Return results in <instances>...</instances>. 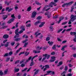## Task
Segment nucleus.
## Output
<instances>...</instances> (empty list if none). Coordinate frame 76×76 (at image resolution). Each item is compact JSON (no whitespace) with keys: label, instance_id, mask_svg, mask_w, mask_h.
Listing matches in <instances>:
<instances>
[{"label":"nucleus","instance_id":"obj_1","mask_svg":"<svg viewBox=\"0 0 76 76\" xmlns=\"http://www.w3.org/2000/svg\"><path fill=\"white\" fill-rule=\"evenodd\" d=\"M43 56L45 57L42 60V61L43 62L45 61V60L47 58V59H49L50 58V55H48L47 54H45L43 55Z\"/></svg>","mask_w":76,"mask_h":76},{"label":"nucleus","instance_id":"obj_2","mask_svg":"<svg viewBox=\"0 0 76 76\" xmlns=\"http://www.w3.org/2000/svg\"><path fill=\"white\" fill-rule=\"evenodd\" d=\"M75 20V19L74 18V16L73 15V14L71 15V19L69 21L68 24H71L72 23L71 21H72V22H73Z\"/></svg>","mask_w":76,"mask_h":76},{"label":"nucleus","instance_id":"obj_3","mask_svg":"<svg viewBox=\"0 0 76 76\" xmlns=\"http://www.w3.org/2000/svg\"><path fill=\"white\" fill-rule=\"evenodd\" d=\"M38 57V55H36L32 58L31 60V63L30 64V66H32L33 65H34L35 63L34 62V59L35 58V57Z\"/></svg>","mask_w":76,"mask_h":76},{"label":"nucleus","instance_id":"obj_4","mask_svg":"<svg viewBox=\"0 0 76 76\" xmlns=\"http://www.w3.org/2000/svg\"><path fill=\"white\" fill-rule=\"evenodd\" d=\"M41 34V33H39V31H38L35 33L34 35H36V37L37 38V37H38L39 35H40Z\"/></svg>","mask_w":76,"mask_h":76},{"label":"nucleus","instance_id":"obj_5","mask_svg":"<svg viewBox=\"0 0 76 76\" xmlns=\"http://www.w3.org/2000/svg\"><path fill=\"white\" fill-rule=\"evenodd\" d=\"M55 3H54V2H52L50 3L48 6V7H53V6L54 5V6H56V4L55 5Z\"/></svg>","mask_w":76,"mask_h":76},{"label":"nucleus","instance_id":"obj_6","mask_svg":"<svg viewBox=\"0 0 76 76\" xmlns=\"http://www.w3.org/2000/svg\"><path fill=\"white\" fill-rule=\"evenodd\" d=\"M37 15V12L35 11H34L32 13V14L31 15V17L32 18H34L35 16H36V15Z\"/></svg>","mask_w":76,"mask_h":76},{"label":"nucleus","instance_id":"obj_7","mask_svg":"<svg viewBox=\"0 0 76 76\" xmlns=\"http://www.w3.org/2000/svg\"><path fill=\"white\" fill-rule=\"evenodd\" d=\"M47 73H48V74H49L50 73V74H51V75H54L55 74V72H54L52 71H47Z\"/></svg>","mask_w":76,"mask_h":76},{"label":"nucleus","instance_id":"obj_8","mask_svg":"<svg viewBox=\"0 0 76 76\" xmlns=\"http://www.w3.org/2000/svg\"><path fill=\"white\" fill-rule=\"evenodd\" d=\"M14 20H15V19L14 18H12V19H10V20L7 23H11L12 22H13L14 21Z\"/></svg>","mask_w":76,"mask_h":76},{"label":"nucleus","instance_id":"obj_9","mask_svg":"<svg viewBox=\"0 0 76 76\" xmlns=\"http://www.w3.org/2000/svg\"><path fill=\"white\" fill-rule=\"evenodd\" d=\"M22 49V48H20L19 49L17 50L16 53H15V55H17L18 54V53L20 51V50Z\"/></svg>","mask_w":76,"mask_h":76},{"label":"nucleus","instance_id":"obj_10","mask_svg":"<svg viewBox=\"0 0 76 76\" xmlns=\"http://www.w3.org/2000/svg\"><path fill=\"white\" fill-rule=\"evenodd\" d=\"M44 24H45V23L44 22L41 23V24L39 26V28H41V27H42V26H44Z\"/></svg>","mask_w":76,"mask_h":76},{"label":"nucleus","instance_id":"obj_11","mask_svg":"<svg viewBox=\"0 0 76 76\" xmlns=\"http://www.w3.org/2000/svg\"><path fill=\"white\" fill-rule=\"evenodd\" d=\"M41 23V21H38L34 23V25H35V26H36L37 25H38V24H39V23Z\"/></svg>","mask_w":76,"mask_h":76},{"label":"nucleus","instance_id":"obj_12","mask_svg":"<svg viewBox=\"0 0 76 76\" xmlns=\"http://www.w3.org/2000/svg\"><path fill=\"white\" fill-rule=\"evenodd\" d=\"M70 34L71 35H75V36H76V32H71L70 33Z\"/></svg>","mask_w":76,"mask_h":76},{"label":"nucleus","instance_id":"obj_13","mask_svg":"<svg viewBox=\"0 0 76 76\" xmlns=\"http://www.w3.org/2000/svg\"><path fill=\"white\" fill-rule=\"evenodd\" d=\"M8 37H9V36L7 34H5L3 36V38L5 39H7L8 38Z\"/></svg>","mask_w":76,"mask_h":76},{"label":"nucleus","instance_id":"obj_14","mask_svg":"<svg viewBox=\"0 0 76 76\" xmlns=\"http://www.w3.org/2000/svg\"><path fill=\"white\" fill-rule=\"evenodd\" d=\"M67 47V45H65L63 46L62 48L61 49V50H63V51L64 50V49L65 48H66Z\"/></svg>","mask_w":76,"mask_h":76},{"label":"nucleus","instance_id":"obj_15","mask_svg":"<svg viewBox=\"0 0 76 76\" xmlns=\"http://www.w3.org/2000/svg\"><path fill=\"white\" fill-rule=\"evenodd\" d=\"M42 48V47H40L39 46H38L37 48V50H41Z\"/></svg>","mask_w":76,"mask_h":76},{"label":"nucleus","instance_id":"obj_16","mask_svg":"<svg viewBox=\"0 0 76 76\" xmlns=\"http://www.w3.org/2000/svg\"><path fill=\"white\" fill-rule=\"evenodd\" d=\"M28 45V42H26L25 43L24 45L23 46V47L25 48V47H27V45Z\"/></svg>","mask_w":76,"mask_h":76},{"label":"nucleus","instance_id":"obj_17","mask_svg":"<svg viewBox=\"0 0 76 76\" xmlns=\"http://www.w3.org/2000/svg\"><path fill=\"white\" fill-rule=\"evenodd\" d=\"M41 51H37L36 50H33V53H35V54H37V53H40Z\"/></svg>","mask_w":76,"mask_h":76},{"label":"nucleus","instance_id":"obj_18","mask_svg":"<svg viewBox=\"0 0 76 76\" xmlns=\"http://www.w3.org/2000/svg\"><path fill=\"white\" fill-rule=\"evenodd\" d=\"M25 29H23L22 30H20L19 32H18V34H22L23 32V31H25Z\"/></svg>","mask_w":76,"mask_h":76},{"label":"nucleus","instance_id":"obj_19","mask_svg":"<svg viewBox=\"0 0 76 76\" xmlns=\"http://www.w3.org/2000/svg\"><path fill=\"white\" fill-rule=\"evenodd\" d=\"M48 44H49V45H53V43H54V42H51L49 41L48 42Z\"/></svg>","mask_w":76,"mask_h":76},{"label":"nucleus","instance_id":"obj_20","mask_svg":"<svg viewBox=\"0 0 76 76\" xmlns=\"http://www.w3.org/2000/svg\"><path fill=\"white\" fill-rule=\"evenodd\" d=\"M27 10L28 11V12H29L30 11H31V7L30 6L28 7Z\"/></svg>","mask_w":76,"mask_h":76},{"label":"nucleus","instance_id":"obj_21","mask_svg":"<svg viewBox=\"0 0 76 76\" xmlns=\"http://www.w3.org/2000/svg\"><path fill=\"white\" fill-rule=\"evenodd\" d=\"M15 34L16 35L14 37L15 38H18V37H20V36L19 35V34Z\"/></svg>","mask_w":76,"mask_h":76},{"label":"nucleus","instance_id":"obj_22","mask_svg":"<svg viewBox=\"0 0 76 76\" xmlns=\"http://www.w3.org/2000/svg\"><path fill=\"white\" fill-rule=\"evenodd\" d=\"M14 71L15 72H18L19 71V69H16V68H15Z\"/></svg>","mask_w":76,"mask_h":76},{"label":"nucleus","instance_id":"obj_23","mask_svg":"<svg viewBox=\"0 0 76 76\" xmlns=\"http://www.w3.org/2000/svg\"><path fill=\"white\" fill-rule=\"evenodd\" d=\"M20 39H21V38L20 37L19 38H17L15 39V41H20Z\"/></svg>","mask_w":76,"mask_h":76},{"label":"nucleus","instance_id":"obj_24","mask_svg":"<svg viewBox=\"0 0 76 76\" xmlns=\"http://www.w3.org/2000/svg\"><path fill=\"white\" fill-rule=\"evenodd\" d=\"M66 73V72H65V71H64L61 74V75L62 76H66V75H65V73Z\"/></svg>","mask_w":76,"mask_h":76},{"label":"nucleus","instance_id":"obj_25","mask_svg":"<svg viewBox=\"0 0 76 76\" xmlns=\"http://www.w3.org/2000/svg\"><path fill=\"white\" fill-rule=\"evenodd\" d=\"M31 58H32V56H31L29 58H28V59H27L26 60V62H28L29 61H30Z\"/></svg>","mask_w":76,"mask_h":76},{"label":"nucleus","instance_id":"obj_26","mask_svg":"<svg viewBox=\"0 0 76 76\" xmlns=\"http://www.w3.org/2000/svg\"><path fill=\"white\" fill-rule=\"evenodd\" d=\"M18 31H19V28H17L15 30V34H18Z\"/></svg>","mask_w":76,"mask_h":76},{"label":"nucleus","instance_id":"obj_27","mask_svg":"<svg viewBox=\"0 0 76 76\" xmlns=\"http://www.w3.org/2000/svg\"><path fill=\"white\" fill-rule=\"evenodd\" d=\"M35 3L36 4H37V5H41V4L39 3L38 1H36Z\"/></svg>","mask_w":76,"mask_h":76},{"label":"nucleus","instance_id":"obj_28","mask_svg":"<svg viewBox=\"0 0 76 76\" xmlns=\"http://www.w3.org/2000/svg\"><path fill=\"white\" fill-rule=\"evenodd\" d=\"M10 43V42H7V44L5 45V47H7L9 46V44Z\"/></svg>","mask_w":76,"mask_h":76},{"label":"nucleus","instance_id":"obj_29","mask_svg":"<svg viewBox=\"0 0 76 76\" xmlns=\"http://www.w3.org/2000/svg\"><path fill=\"white\" fill-rule=\"evenodd\" d=\"M47 8H48V6H47L45 7L43 9V10L45 11V9H47Z\"/></svg>","mask_w":76,"mask_h":76},{"label":"nucleus","instance_id":"obj_30","mask_svg":"<svg viewBox=\"0 0 76 76\" xmlns=\"http://www.w3.org/2000/svg\"><path fill=\"white\" fill-rule=\"evenodd\" d=\"M58 16L57 15H56L55 16H53V19H57L58 18Z\"/></svg>","mask_w":76,"mask_h":76},{"label":"nucleus","instance_id":"obj_31","mask_svg":"<svg viewBox=\"0 0 76 76\" xmlns=\"http://www.w3.org/2000/svg\"><path fill=\"white\" fill-rule=\"evenodd\" d=\"M4 16V17L3 18V20H5V19L8 17V16L7 15H5Z\"/></svg>","mask_w":76,"mask_h":76},{"label":"nucleus","instance_id":"obj_32","mask_svg":"<svg viewBox=\"0 0 76 76\" xmlns=\"http://www.w3.org/2000/svg\"><path fill=\"white\" fill-rule=\"evenodd\" d=\"M63 29L61 28V29H60L59 30H58L57 31V33H59L60 32H61L62 31H63Z\"/></svg>","mask_w":76,"mask_h":76},{"label":"nucleus","instance_id":"obj_33","mask_svg":"<svg viewBox=\"0 0 76 76\" xmlns=\"http://www.w3.org/2000/svg\"><path fill=\"white\" fill-rule=\"evenodd\" d=\"M49 28H50V30L51 31H53V27L52 26H50V27Z\"/></svg>","mask_w":76,"mask_h":76},{"label":"nucleus","instance_id":"obj_34","mask_svg":"<svg viewBox=\"0 0 76 76\" xmlns=\"http://www.w3.org/2000/svg\"><path fill=\"white\" fill-rule=\"evenodd\" d=\"M3 72L2 71H0V76H3Z\"/></svg>","mask_w":76,"mask_h":76},{"label":"nucleus","instance_id":"obj_35","mask_svg":"<svg viewBox=\"0 0 76 76\" xmlns=\"http://www.w3.org/2000/svg\"><path fill=\"white\" fill-rule=\"evenodd\" d=\"M37 19L38 20H39V19H42V17L40 16H39L37 17Z\"/></svg>","mask_w":76,"mask_h":76},{"label":"nucleus","instance_id":"obj_36","mask_svg":"<svg viewBox=\"0 0 76 76\" xmlns=\"http://www.w3.org/2000/svg\"><path fill=\"white\" fill-rule=\"evenodd\" d=\"M4 10H5L4 8L2 9L1 10V13H0V14H4V12H4Z\"/></svg>","mask_w":76,"mask_h":76},{"label":"nucleus","instance_id":"obj_37","mask_svg":"<svg viewBox=\"0 0 76 76\" xmlns=\"http://www.w3.org/2000/svg\"><path fill=\"white\" fill-rule=\"evenodd\" d=\"M63 18H62V19L61 20V18H60L59 20L58 21V23H60V22L62 20H63Z\"/></svg>","mask_w":76,"mask_h":76},{"label":"nucleus","instance_id":"obj_38","mask_svg":"<svg viewBox=\"0 0 76 76\" xmlns=\"http://www.w3.org/2000/svg\"><path fill=\"white\" fill-rule=\"evenodd\" d=\"M55 59H50V63H52V62H53L55 61Z\"/></svg>","mask_w":76,"mask_h":76},{"label":"nucleus","instance_id":"obj_39","mask_svg":"<svg viewBox=\"0 0 76 76\" xmlns=\"http://www.w3.org/2000/svg\"><path fill=\"white\" fill-rule=\"evenodd\" d=\"M9 56V53H5L4 56V57H7Z\"/></svg>","mask_w":76,"mask_h":76},{"label":"nucleus","instance_id":"obj_40","mask_svg":"<svg viewBox=\"0 0 76 76\" xmlns=\"http://www.w3.org/2000/svg\"><path fill=\"white\" fill-rule=\"evenodd\" d=\"M67 4L68 5L67 3H65L62 5V7H65L66 6V5H67Z\"/></svg>","mask_w":76,"mask_h":76},{"label":"nucleus","instance_id":"obj_41","mask_svg":"<svg viewBox=\"0 0 76 76\" xmlns=\"http://www.w3.org/2000/svg\"><path fill=\"white\" fill-rule=\"evenodd\" d=\"M45 67L46 68V69H49V68H50V66H49L48 65H46L45 66Z\"/></svg>","mask_w":76,"mask_h":76},{"label":"nucleus","instance_id":"obj_42","mask_svg":"<svg viewBox=\"0 0 76 76\" xmlns=\"http://www.w3.org/2000/svg\"><path fill=\"white\" fill-rule=\"evenodd\" d=\"M71 29H72V28H70L67 29L66 30V31L67 32H68V31H70Z\"/></svg>","mask_w":76,"mask_h":76},{"label":"nucleus","instance_id":"obj_43","mask_svg":"<svg viewBox=\"0 0 76 76\" xmlns=\"http://www.w3.org/2000/svg\"><path fill=\"white\" fill-rule=\"evenodd\" d=\"M38 72H39V69H37L34 73V75H37L38 73Z\"/></svg>","mask_w":76,"mask_h":76},{"label":"nucleus","instance_id":"obj_44","mask_svg":"<svg viewBox=\"0 0 76 76\" xmlns=\"http://www.w3.org/2000/svg\"><path fill=\"white\" fill-rule=\"evenodd\" d=\"M28 41V39H26L24 41H23L22 42L23 43H25V42L26 43V42H27Z\"/></svg>","mask_w":76,"mask_h":76},{"label":"nucleus","instance_id":"obj_45","mask_svg":"<svg viewBox=\"0 0 76 76\" xmlns=\"http://www.w3.org/2000/svg\"><path fill=\"white\" fill-rule=\"evenodd\" d=\"M13 8L9 9L8 10V12H10L11 11H12V10H13Z\"/></svg>","mask_w":76,"mask_h":76},{"label":"nucleus","instance_id":"obj_46","mask_svg":"<svg viewBox=\"0 0 76 76\" xmlns=\"http://www.w3.org/2000/svg\"><path fill=\"white\" fill-rule=\"evenodd\" d=\"M13 54V52L10 51L9 53H8L9 55V56H11V55H12Z\"/></svg>","mask_w":76,"mask_h":76},{"label":"nucleus","instance_id":"obj_47","mask_svg":"<svg viewBox=\"0 0 76 76\" xmlns=\"http://www.w3.org/2000/svg\"><path fill=\"white\" fill-rule=\"evenodd\" d=\"M29 54V52L28 53V52H26L25 53V54L26 56H28Z\"/></svg>","mask_w":76,"mask_h":76},{"label":"nucleus","instance_id":"obj_48","mask_svg":"<svg viewBox=\"0 0 76 76\" xmlns=\"http://www.w3.org/2000/svg\"><path fill=\"white\" fill-rule=\"evenodd\" d=\"M31 24H27L26 25V27H30V26H31Z\"/></svg>","mask_w":76,"mask_h":76},{"label":"nucleus","instance_id":"obj_49","mask_svg":"<svg viewBox=\"0 0 76 76\" xmlns=\"http://www.w3.org/2000/svg\"><path fill=\"white\" fill-rule=\"evenodd\" d=\"M56 47L55 45H54L53 47H52V49L53 50H56Z\"/></svg>","mask_w":76,"mask_h":76},{"label":"nucleus","instance_id":"obj_50","mask_svg":"<svg viewBox=\"0 0 76 76\" xmlns=\"http://www.w3.org/2000/svg\"><path fill=\"white\" fill-rule=\"evenodd\" d=\"M73 1H71V2H70L69 3H68L67 4H68V5H70V4H73Z\"/></svg>","mask_w":76,"mask_h":76},{"label":"nucleus","instance_id":"obj_51","mask_svg":"<svg viewBox=\"0 0 76 76\" xmlns=\"http://www.w3.org/2000/svg\"><path fill=\"white\" fill-rule=\"evenodd\" d=\"M64 70L65 71H66V70H67V66H65L64 68Z\"/></svg>","mask_w":76,"mask_h":76},{"label":"nucleus","instance_id":"obj_52","mask_svg":"<svg viewBox=\"0 0 76 76\" xmlns=\"http://www.w3.org/2000/svg\"><path fill=\"white\" fill-rule=\"evenodd\" d=\"M64 69V66H62L60 67L59 69L60 70H62V69Z\"/></svg>","mask_w":76,"mask_h":76},{"label":"nucleus","instance_id":"obj_53","mask_svg":"<svg viewBox=\"0 0 76 76\" xmlns=\"http://www.w3.org/2000/svg\"><path fill=\"white\" fill-rule=\"evenodd\" d=\"M24 27H25V26L22 25L20 27V29H23V28H24Z\"/></svg>","mask_w":76,"mask_h":76},{"label":"nucleus","instance_id":"obj_54","mask_svg":"<svg viewBox=\"0 0 76 76\" xmlns=\"http://www.w3.org/2000/svg\"><path fill=\"white\" fill-rule=\"evenodd\" d=\"M11 18H15V16L14 14H12L11 16Z\"/></svg>","mask_w":76,"mask_h":76},{"label":"nucleus","instance_id":"obj_55","mask_svg":"<svg viewBox=\"0 0 76 76\" xmlns=\"http://www.w3.org/2000/svg\"><path fill=\"white\" fill-rule=\"evenodd\" d=\"M50 37H48L46 38V41H49V40H50Z\"/></svg>","mask_w":76,"mask_h":76},{"label":"nucleus","instance_id":"obj_56","mask_svg":"<svg viewBox=\"0 0 76 76\" xmlns=\"http://www.w3.org/2000/svg\"><path fill=\"white\" fill-rule=\"evenodd\" d=\"M67 23V22H64L62 23V25H65V24H66V23Z\"/></svg>","mask_w":76,"mask_h":76},{"label":"nucleus","instance_id":"obj_57","mask_svg":"<svg viewBox=\"0 0 76 76\" xmlns=\"http://www.w3.org/2000/svg\"><path fill=\"white\" fill-rule=\"evenodd\" d=\"M56 54V53L53 52L51 53V55H54Z\"/></svg>","mask_w":76,"mask_h":76},{"label":"nucleus","instance_id":"obj_58","mask_svg":"<svg viewBox=\"0 0 76 76\" xmlns=\"http://www.w3.org/2000/svg\"><path fill=\"white\" fill-rule=\"evenodd\" d=\"M72 74L71 73H69L67 75V76H72Z\"/></svg>","mask_w":76,"mask_h":76},{"label":"nucleus","instance_id":"obj_59","mask_svg":"<svg viewBox=\"0 0 76 76\" xmlns=\"http://www.w3.org/2000/svg\"><path fill=\"white\" fill-rule=\"evenodd\" d=\"M9 60H10V58H7L6 59V61H8Z\"/></svg>","mask_w":76,"mask_h":76},{"label":"nucleus","instance_id":"obj_60","mask_svg":"<svg viewBox=\"0 0 76 76\" xmlns=\"http://www.w3.org/2000/svg\"><path fill=\"white\" fill-rule=\"evenodd\" d=\"M25 66V65L23 64H21V67H24Z\"/></svg>","mask_w":76,"mask_h":76},{"label":"nucleus","instance_id":"obj_61","mask_svg":"<svg viewBox=\"0 0 76 76\" xmlns=\"http://www.w3.org/2000/svg\"><path fill=\"white\" fill-rule=\"evenodd\" d=\"M27 69H28V68H25L24 69H23L22 70V72H24L25 71H26V70H27Z\"/></svg>","mask_w":76,"mask_h":76},{"label":"nucleus","instance_id":"obj_62","mask_svg":"<svg viewBox=\"0 0 76 76\" xmlns=\"http://www.w3.org/2000/svg\"><path fill=\"white\" fill-rule=\"evenodd\" d=\"M58 64L61 66V65L63 64V62L62 61H60L59 62Z\"/></svg>","mask_w":76,"mask_h":76},{"label":"nucleus","instance_id":"obj_63","mask_svg":"<svg viewBox=\"0 0 76 76\" xmlns=\"http://www.w3.org/2000/svg\"><path fill=\"white\" fill-rule=\"evenodd\" d=\"M50 9V8H48L45 10V11H48V10H49Z\"/></svg>","mask_w":76,"mask_h":76},{"label":"nucleus","instance_id":"obj_64","mask_svg":"<svg viewBox=\"0 0 76 76\" xmlns=\"http://www.w3.org/2000/svg\"><path fill=\"white\" fill-rule=\"evenodd\" d=\"M75 38L74 39H73V41H74V42H76V36L75 37Z\"/></svg>","mask_w":76,"mask_h":76}]
</instances>
